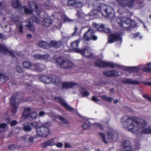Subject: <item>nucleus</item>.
I'll list each match as a JSON object with an SVG mask.
<instances>
[{"instance_id": "nucleus-2", "label": "nucleus", "mask_w": 151, "mask_h": 151, "mask_svg": "<svg viewBox=\"0 0 151 151\" xmlns=\"http://www.w3.org/2000/svg\"><path fill=\"white\" fill-rule=\"evenodd\" d=\"M95 9L91 10L90 13L91 15H95L98 12H101L103 16L105 17H110L114 15V11L111 6L104 4H100L98 1H95L93 4Z\"/></svg>"}, {"instance_id": "nucleus-61", "label": "nucleus", "mask_w": 151, "mask_h": 151, "mask_svg": "<svg viewBox=\"0 0 151 151\" xmlns=\"http://www.w3.org/2000/svg\"><path fill=\"white\" fill-rule=\"evenodd\" d=\"M96 125L98 127L100 128L102 130L103 129H102V126L101 125H100V124H97Z\"/></svg>"}, {"instance_id": "nucleus-56", "label": "nucleus", "mask_w": 151, "mask_h": 151, "mask_svg": "<svg viewBox=\"0 0 151 151\" xmlns=\"http://www.w3.org/2000/svg\"><path fill=\"white\" fill-rule=\"evenodd\" d=\"M45 114V113L43 111H41L39 112V116L41 117L44 116Z\"/></svg>"}, {"instance_id": "nucleus-58", "label": "nucleus", "mask_w": 151, "mask_h": 151, "mask_svg": "<svg viewBox=\"0 0 151 151\" xmlns=\"http://www.w3.org/2000/svg\"><path fill=\"white\" fill-rule=\"evenodd\" d=\"M15 148V146L14 145H11L9 146V149H10L11 150H13V149H14V148Z\"/></svg>"}, {"instance_id": "nucleus-27", "label": "nucleus", "mask_w": 151, "mask_h": 151, "mask_svg": "<svg viewBox=\"0 0 151 151\" xmlns=\"http://www.w3.org/2000/svg\"><path fill=\"white\" fill-rule=\"evenodd\" d=\"M49 57L48 55L45 54L43 55H33V57L36 59L46 60Z\"/></svg>"}, {"instance_id": "nucleus-16", "label": "nucleus", "mask_w": 151, "mask_h": 151, "mask_svg": "<svg viewBox=\"0 0 151 151\" xmlns=\"http://www.w3.org/2000/svg\"><path fill=\"white\" fill-rule=\"evenodd\" d=\"M55 101L59 103L62 105L66 108L68 111H72L74 110V109L70 106L67 103L60 97H57L55 98Z\"/></svg>"}, {"instance_id": "nucleus-8", "label": "nucleus", "mask_w": 151, "mask_h": 151, "mask_svg": "<svg viewBox=\"0 0 151 151\" xmlns=\"http://www.w3.org/2000/svg\"><path fill=\"white\" fill-rule=\"evenodd\" d=\"M29 6L30 8H27L26 6H23L24 12L26 14L32 13L33 12H38V5L34 2L31 1L29 2Z\"/></svg>"}, {"instance_id": "nucleus-10", "label": "nucleus", "mask_w": 151, "mask_h": 151, "mask_svg": "<svg viewBox=\"0 0 151 151\" xmlns=\"http://www.w3.org/2000/svg\"><path fill=\"white\" fill-rule=\"evenodd\" d=\"M83 38L86 41L91 40H96L97 39V37L94 35V32L92 29H89L84 34Z\"/></svg>"}, {"instance_id": "nucleus-33", "label": "nucleus", "mask_w": 151, "mask_h": 151, "mask_svg": "<svg viewBox=\"0 0 151 151\" xmlns=\"http://www.w3.org/2000/svg\"><path fill=\"white\" fill-rule=\"evenodd\" d=\"M22 64L23 67L24 68L28 69L31 68V69L32 65H31L29 62L26 61H24L23 62Z\"/></svg>"}, {"instance_id": "nucleus-38", "label": "nucleus", "mask_w": 151, "mask_h": 151, "mask_svg": "<svg viewBox=\"0 0 151 151\" xmlns=\"http://www.w3.org/2000/svg\"><path fill=\"white\" fill-rule=\"evenodd\" d=\"M151 65V63H148L147 65V67H145L143 68V70L144 71L146 72H151V69L148 67Z\"/></svg>"}, {"instance_id": "nucleus-7", "label": "nucleus", "mask_w": 151, "mask_h": 151, "mask_svg": "<svg viewBox=\"0 0 151 151\" xmlns=\"http://www.w3.org/2000/svg\"><path fill=\"white\" fill-rule=\"evenodd\" d=\"M23 116L25 119L32 120L36 119L37 114L35 112H32L31 109L27 107L24 109Z\"/></svg>"}, {"instance_id": "nucleus-57", "label": "nucleus", "mask_w": 151, "mask_h": 151, "mask_svg": "<svg viewBox=\"0 0 151 151\" xmlns=\"http://www.w3.org/2000/svg\"><path fill=\"white\" fill-rule=\"evenodd\" d=\"M139 35V33H137L136 34H134L132 35V36L134 38H136Z\"/></svg>"}, {"instance_id": "nucleus-28", "label": "nucleus", "mask_w": 151, "mask_h": 151, "mask_svg": "<svg viewBox=\"0 0 151 151\" xmlns=\"http://www.w3.org/2000/svg\"><path fill=\"white\" fill-rule=\"evenodd\" d=\"M12 5L16 9H21L20 8H23V7H21V5L19 3L18 0H12Z\"/></svg>"}, {"instance_id": "nucleus-50", "label": "nucleus", "mask_w": 151, "mask_h": 151, "mask_svg": "<svg viewBox=\"0 0 151 151\" xmlns=\"http://www.w3.org/2000/svg\"><path fill=\"white\" fill-rule=\"evenodd\" d=\"M58 148H61L63 146V144L61 142H59L56 143V142H55V145Z\"/></svg>"}, {"instance_id": "nucleus-60", "label": "nucleus", "mask_w": 151, "mask_h": 151, "mask_svg": "<svg viewBox=\"0 0 151 151\" xmlns=\"http://www.w3.org/2000/svg\"><path fill=\"white\" fill-rule=\"evenodd\" d=\"M104 31L105 32L108 33L110 32V29L109 28H107L105 29V28H104Z\"/></svg>"}, {"instance_id": "nucleus-24", "label": "nucleus", "mask_w": 151, "mask_h": 151, "mask_svg": "<svg viewBox=\"0 0 151 151\" xmlns=\"http://www.w3.org/2000/svg\"><path fill=\"white\" fill-rule=\"evenodd\" d=\"M77 86V84L74 82H65L63 83L62 88L65 89H68Z\"/></svg>"}, {"instance_id": "nucleus-51", "label": "nucleus", "mask_w": 151, "mask_h": 151, "mask_svg": "<svg viewBox=\"0 0 151 151\" xmlns=\"http://www.w3.org/2000/svg\"><path fill=\"white\" fill-rule=\"evenodd\" d=\"M143 96L147 100L151 101V97H150L148 95L146 94H144L143 95Z\"/></svg>"}, {"instance_id": "nucleus-49", "label": "nucleus", "mask_w": 151, "mask_h": 151, "mask_svg": "<svg viewBox=\"0 0 151 151\" xmlns=\"http://www.w3.org/2000/svg\"><path fill=\"white\" fill-rule=\"evenodd\" d=\"M30 124L32 127L34 128H36L37 127V126L38 125V123L37 122H32L30 123Z\"/></svg>"}, {"instance_id": "nucleus-22", "label": "nucleus", "mask_w": 151, "mask_h": 151, "mask_svg": "<svg viewBox=\"0 0 151 151\" xmlns=\"http://www.w3.org/2000/svg\"><path fill=\"white\" fill-rule=\"evenodd\" d=\"M80 40H77L72 43L71 44V46L73 49L77 53H79V52H81V49L78 48V45Z\"/></svg>"}, {"instance_id": "nucleus-1", "label": "nucleus", "mask_w": 151, "mask_h": 151, "mask_svg": "<svg viewBox=\"0 0 151 151\" xmlns=\"http://www.w3.org/2000/svg\"><path fill=\"white\" fill-rule=\"evenodd\" d=\"M121 121L124 128L133 133H151V129L145 128L147 123L143 119H138L136 120L134 117L124 116L121 119Z\"/></svg>"}, {"instance_id": "nucleus-15", "label": "nucleus", "mask_w": 151, "mask_h": 151, "mask_svg": "<svg viewBox=\"0 0 151 151\" xmlns=\"http://www.w3.org/2000/svg\"><path fill=\"white\" fill-rule=\"evenodd\" d=\"M86 2V0H69L68 3L69 6L74 5L76 7H81Z\"/></svg>"}, {"instance_id": "nucleus-20", "label": "nucleus", "mask_w": 151, "mask_h": 151, "mask_svg": "<svg viewBox=\"0 0 151 151\" xmlns=\"http://www.w3.org/2000/svg\"><path fill=\"white\" fill-rule=\"evenodd\" d=\"M81 52H79V53L86 57H90L92 55L91 50L89 47H87L84 49H81Z\"/></svg>"}, {"instance_id": "nucleus-46", "label": "nucleus", "mask_w": 151, "mask_h": 151, "mask_svg": "<svg viewBox=\"0 0 151 151\" xmlns=\"http://www.w3.org/2000/svg\"><path fill=\"white\" fill-rule=\"evenodd\" d=\"M112 77L113 76H119V73L116 71L111 70Z\"/></svg>"}, {"instance_id": "nucleus-18", "label": "nucleus", "mask_w": 151, "mask_h": 151, "mask_svg": "<svg viewBox=\"0 0 151 151\" xmlns=\"http://www.w3.org/2000/svg\"><path fill=\"white\" fill-rule=\"evenodd\" d=\"M123 151H133L130 142L128 140L124 141L122 143Z\"/></svg>"}, {"instance_id": "nucleus-26", "label": "nucleus", "mask_w": 151, "mask_h": 151, "mask_svg": "<svg viewBox=\"0 0 151 151\" xmlns=\"http://www.w3.org/2000/svg\"><path fill=\"white\" fill-rule=\"evenodd\" d=\"M62 45V43L60 41L56 42L52 41L50 42L49 44V46L50 47H54L56 48H58Z\"/></svg>"}, {"instance_id": "nucleus-14", "label": "nucleus", "mask_w": 151, "mask_h": 151, "mask_svg": "<svg viewBox=\"0 0 151 151\" xmlns=\"http://www.w3.org/2000/svg\"><path fill=\"white\" fill-rule=\"evenodd\" d=\"M117 1L121 6L129 8L133 7L135 3V0H117Z\"/></svg>"}, {"instance_id": "nucleus-29", "label": "nucleus", "mask_w": 151, "mask_h": 151, "mask_svg": "<svg viewBox=\"0 0 151 151\" xmlns=\"http://www.w3.org/2000/svg\"><path fill=\"white\" fill-rule=\"evenodd\" d=\"M123 82L125 83L133 84H137L139 83V82L137 81L129 78L125 79L123 81Z\"/></svg>"}, {"instance_id": "nucleus-53", "label": "nucleus", "mask_w": 151, "mask_h": 151, "mask_svg": "<svg viewBox=\"0 0 151 151\" xmlns=\"http://www.w3.org/2000/svg\"><path fill=\"white\" fill-rule=\"evenodd\" d=\"M17 123V122L16 121L13 120L11 122L10 125L11 126H13L16 125Z\"/></svg>"}, {"instance_id": "nucleus-32", "label": "nucleus", "mask_w": 151, "mask_h": 151, "mask_svg": "<svg viewBox=\"0 0 151 151\" xmlns=\"http://www.w3.org/2000/svg\"><path fill=\"white\" fill-rule=\"evenodd\" d=\"M126 70L128 71L132 72H137L139 71V68L137 67H126Z\"/></svg>"}, {"instance_id": "nucleus-43", "label": "nucleus", "mask_w": 151, "mask_h": 151, "mask_svg": "<svg viewBox=\"0 0 151 151\" xmlns=\"http://www.w3.org/2000/svg\"><path fill=\"white\" fill-rule=\"evenodd\" d=\"M62 18L65 22H71L73 21V20L70 19L68 17L65 15L62 16Z\"/></svg>"}, {"instance_id": "nucleus-3", "label": "nucleus", "mask_w": 151, "mask_h": 151, "mask_svg": "<svg viewBox=\"0 0 151 151\" xmlns=\"http://www.w3.org/2000/svg\"><path fill=\"white\" fill-rule=\"evenodd\" d=\"M49 127L50 124L48 122L43 124L41 127L36 128L37 135L42 137H46L50 134Z\"/></svg>"}, {"instance_id": "nucleus-40", "label": "nucleus", "mask_w": 151, "mask_h": 151, "mask_svg": "<svg viewBox=\"0 0 151 151\" xmlns=\"http://www.w3.org/2000/svg\"><path fill=\"white\" fill-rule=\"evenodd\" d=\"M31 19H32V20H31L32 23V24L33 22H35L36 23H39L40 21V19L39 18H37L35 16H34Z\"/></svg>"}, {"instance_id": "nucleus-19", "label": "nucleus", "mask_w": 151, "mask_h": 151, "mask_svg": "<svg viewBox=\"0 0 151 151\" xmlns=\"http://www.w3.org/2000/svg\"><path fill=\"white\" fill-rule=\"evenodd\" d=\"M56 138H53L45 142L42 143L41 144V146L42 147H46L49 146H55V145Z\"/></svg>"}, {"instance_id": "nucleus-21", "label": "nucleus", "mask_w": 151, "mask_h": 151, "mask_svg": "<svg viewBox=\"0 0 151 151\" xmlns=\"http://www.w3.org/2000/svg\"><path fill=\"white\" fill-rule=\"evenodd\" d=\"M44 69V66L38 63H34L32 64L31 66V69L38 72L42 71Z\"/></svg>"}, {"instance_id": "nucleus-62", "label": "nucleus", "mask_w": 151, "mask_h": 151, "mask_svg": "<svg viewBox=\"0 0 151 151\" xmlns=\"http://www.w3.org/2000/svg\"><path fill=\"white\" fill-rule=\"evenodd\" d=\"M27 37L29 38H31L32 37V36L30 34H28L27 35Z\"/></svg>"}, {"instance_id": "nucleus-13", "label": "nucleus", "mask_w": 151, "mask_h": 151, "mask_svg": "<svg viewBox=\"0 0 151 151\" xmlns=\"http://www.w3.org/2000/svg\"><path fill=\"white\" fill-rule=\"evenodd\" d=\"M95 65L99 67H109L111 68H114L117 65L114 63L101 61L100 60H97L96 62Z\"/></svg>"}, {"instance_id": "nucleus-59", "label": "nucleus", "mask_w": 151, "mask_h": 151, "mask_svg": "<svg viewBox=\"0 0 151 151\" xmlns=\"http://www.w3.org/2000/svg\"><path fill=\"white\" fill-rule=\"evenodd\" d=\"M28 135H25L24 136L22 137V139L24 140H26V139L28 138Z\"/></svg>"}, {"instance_id": "nucleus-11", "label": "nucleus", "mask_w": 151, "mask_h": 151, "mask_svg": "<svg viewBox=\"0 0 151 151\" xmlns=\"http://www.w3.org/2000/svg\"><path fill=\"white\" fill-rule=\"evenodd\" d=\"M19 96H16L12 97L10 99V104L11 106L12 111L14 114L17 111V109L18 107L17 104L19 103V100L18 99L19 98Z\"/></svg>"}, {"instance_id": "nucleus-63", "label": "nucleus", "mask_w": 151, "mask_h": 151, "mask_svg": "<svg viewBox=\"0 0 151 151\" xmlns=\"http://www.w3.org/2000/svg\"><path fill=\"white\" fill-rule=\"evenodd\" d=\"M78 30V28L77 27H75V33L77 32Z\"/></svg>"}, {"instance_id": "nucleus-23", "label": "nucleus", "mask_w": 151, "mask_h": 151, "mask_svg": "<svg viewBox=\"0 0 151 151\" xmlns=\"http://www.w3.org/2000/svg\"><path fill=\"white\" fill-rule=\"evenodd\" d=\"M42 24L45 27H48L50 26L52 23V20L50 18L44 19L42 21Z\"/></svg>"}, {"instance_id": "nucleus-64", "label": "nucleus", "mask_w": 151, "mask_h": 151, "mask_svg": "<svg viewBox=\"0 0 151 151\" xmlns=\"http://www.w3.org/2000/svg\"><path fill=\"white\" fill-rule=\"evenodd\" d=\"M118 102V101L117 100H115L114 101V103L115 104H116Z\"/></svg>"}, {"instance_id": "nucleus-44", "label": "nucleus", "mask_w": 151, "mask_h": 151, "mask_svg": "<svg viewBox=\"0 0 151 151\" xmlns=\"http://www.w3.org/2000/svg\"><path fill=\"white\" fill-rule=\"evenodd\" d=\"M90 125L89 123H84L82 125V127L84 129H88L90 127Z\"/></svg>"}, {"instance_id": "nucleus-48", "label": "nucleus", "mask_w": 151, "mask_h": 151, "mask_svg": "<svg viewBox=\"0 0 151 151\" xmlns=\"http://www.w3.org/2000/svg\"><path fill=\"white\" fill-rule=\"evenodd\" d=\"M64 147L65 148H70L72 147L71 144L69 142H66L65 143Z\"/></svg>"}, {"instance_id": "nucleus-35", "label": "nucleus", "mask_w": 151, "mask_h": 151, "mask_svg": "<svg viewBox=\"0 0 151 151\" xmlns=\"http://www.w3.org/2000/svg\"><path fill=\"white\" fill-rule=\"evenodd\" d=\"M38 45L41 47L46 48L47 46V43L45 42L42 41L40 42L38 44Z\"/></svg>"}, {"instance_id": "nucleus-55", "label": "nucleus", "mask_w": 151, "mask_h": 151, "mask_svg": "<svg viewBox=\"0 0 151 151\" xmlns=\"http://www.w3.org/2000/svg\"><path fill=\"white\" fill-rule=\"evenodd\" d=\"M29 142L33 143L34 141V138L32 137H30L29 138Z\"/></svg>"}, {"instance_id": "nucleus-9", "label": "nucleus", "mask_w": 151, "mask_h": 151, "mask_svg": "<svg viewBox=\"0 0 151 151\" xmlns=\"http://www.w3.org/2000/svg\"><path fill=\"white\" fill-rule=\"evenodd\" d=\"M31 20H32V19H30L28 22H22L20 26L19 27V32L22 33V29L26 28L29 29L32 31H34L35 28L32 25Z\"/></svg>"}, {"instance_id": "nucleus-5", "label": "nucleus", "mask_w": 151, "mask_h": 151, "mask_svg": "<svg viewBox=\"0 0 151 151\" xmlns=\"http://www.w3.org/2000/svg\"><path fill=\"white\" fill-rule=\"evenodd\" d=\"M117 22L119 26L121 27L120 29L123 30H127L132 26L131 20L124 17H118L117 19Z\"/></svg>"}, {"instance_id": "nucleus-17", "label": "nucleus", "mask_w": 151, "mask_h": 151, "mask_svg": "<svg viewBox=\"0 0 151 151\" xmlns=\"http://www.w3.org/2000/svg\"><path fill=\"white\" fill-rule=\"evenodd\" d=\"M4 52L7 55L9 53V55L12 56L13 58H14L15 56V54L17 55V53H15L13 50L8 49L5 46L0 44V52Z\"/></svg>"}, {"instance_id": "nucleus-31", "label": "nucleus", "mask_w": 151, "mask_h": 151, "mask_svg": "<svg viewBox=\"0 0 151 151\" xmlns=\"http://www.w3.org/2000/svg\"><path fill=\"white\" fill-rule=\"evenodd\" d=\"M8 128L7 125L6 124L3 123L0 124V134L4 132Z\"/></svg>"}, {"instance_id": "nucleus-37", "label": "nucleus", "mask_w": 151, "mask_h": 151, "mask_svg": "<svg viewBox=\"0 0 151 151\" xmlns=\"http://www.w3.org/2000/svg\"><path fill=\"white\" fill-rule=\"evenodd\" d=\"M101 98L104 100L109 102H111L113 100V98L111 97H108L105 95L102 96Z\"/></svg>"}, {"instance_id": "nucleus-45", "label": "nucleus", "mask_w": 151, "mask_h": 151, "mask_svg": "<svg viewBox=\"0 0 151 151\" xmlns=\"http://www.w3.org/2000/svg\"><path fill=\"white\" fill-rule=\"evenodd\" d=\"M16 71L19 73H21L22 72V67L19 65H17L16 67Z\"/></svg>"}, {"instance_id": "nucleus-54", "label": "nucleus", "mask_w": 151, "mask_h": 151, "mask_svg": "<svg viewBox=\"0 0 151 151\" xmlns=\"http://www.w3.org/2000/svg\"><path fill=\"white\" fill-rule=\"evenodd\" d=\"M92 99L93 101L96 102L99 101V99L96 97L95 96H93Z\"/></svg>"}, {"instance_id": "nucleus-4", "label": "nucleus", "mask_w": 151, "mask_h": 151, "mask_svg": "<svg viewBox=\"0 0 151 151\" xmlns=\"http://www.w3.org/2000/svg\"><path fill=\"white\" fill-rule=\"evenodd\" d=\"M114 130L111 128H109L106 134V139L105 134L102 133H99V135L103 142L106 144L112 141L114 138Z\"/></svg>"}, {"instance_id": "nucleus-30", "label": "nucleus", "mask_w": 151, "mask_h": 151, "mask_svg": "<svg viewBox=\"0 0 151 151\" xmlns=\"http://www.w3.org/2000/svg\"><path fill=\"white\" fill-rule=\"evenodd\" d=\"M93 24L97 29L99 31H103L104 30V25L103 24H97L93 23Z\"/></svg>"}, {"instance_id": "nucleus-34", "label": "nucleus", "mask_w": 151, "mask_h": 151, "mask_svg": "<svg viewBox=\"0 0 151 151\" xmlns=\"http://www.w3.org/2000/svg\"><path fill=\"white\" fill-rule=\"evenodd\" d=\"M60 82V80L59 78L57 77L52 78V82L51 83H54L56 85H58Z\"/></svg>"}, {"instance_id": "nucleus-39", "label": "nucleus", "mask_w": 151, "mask_h": 151, "mask_svg": "<svg viewBox=\"0 0 151 151\" xmlns=\"http://www.w3.org/2000/svg\"><path fill=\"white\" fill-rule=\"evenodd\" d=\"M23 129L26 132H29L31 130V128L29 125H26L23 127Z\"/></svg>"}, {"instance_id": "nucleus-52", "label": "nucleus", "mask_w": 151, "mask_h": 151, "mask_svg": "<svg viewBox=\"0 0 151 151\" xmlns=\"http://www.w3.org/2000/svg\"><path fill=\"white\" fill-rule=\"evenodd\" d=\"M12 19L14 22H17L19 19V17L18 16L12 17Z\"/></svg>"}, {"instance_id": "nucleus-47", "label": "nucleus", "mask_w": 151, "mask_h": 151, "mask_svg": "<svg viewBox=\"0 0 151 151\" xmlns=\"http://www.w3.org/2000/svg\"><path fill=\"white\" fill-rule=\"evenodd\" d=\"M81 92L83 97H86L89 95V93L87 91L82 92L81 91Z\"/></svg>"}, {"instance_id": "nucleus-12", "label": "nucleus", "mask_w": 151, "mask_h": 151, "mask_svg": "<svg viewBox=\"0 0 151 151\" xmlns=\"http://www.w3.org/2000/svg\"><path fill=\"white\" fill-rule=\"evenodd\" d=\"M122 34L116 33L112 34L109 37L108 42L109 43H112L115 41H117L120 44H121L122 42V38L121 35Z\"/></svg>"}, {"instance_id": "nucleus-41", "label": "nucleus", "mask_w": 151, "mask_h": 151, "mask_svg": "<svg viewBox=\"0 0 151 151\" xmlns=\"http://www.w3.org/2000/svg\"><path fill=\"white\" fill-rule=\"evenodd\" d=\"M2 79H4L5 81H7L8 80L9 78L7 76H6L4 74L0 73V80Z\"/></svg>"}, {"instance_id": "nucleus-6", "label": "nucleus", "mask_w": 151, "mask_h": 151, "mask_svg": "<svg viewBox=\"0 0 151 151\" xmlns=\"http://www.w3.org/2000/svg\"><path fill=\"white\" fill-rule=\"evenodd\" d=\"M56 62L60 67L63 69L70 68L73 65L72 63L70 61L67 60H64L61 58H58Z\"/></svg>"}, {"instance_id": "nucleus-36", "label": "nucleus", "mask_w": 151, "mask_h": 151, "mask_svg": "<svg viewBox=\"0 0 151 151\" xmlns=\"http://www.w3.org/2000/svg\"><path fill=\"white\" fill-rule=\"evenodd\" d=\"M56 118H57L58 119L63 123L66 124L68 123V121H67L64 117L62 116H61L58 115L56 116Z\"/></svg>"}, {"instance_id": "nucleus-25", "label": "nucleus", "mask_w": 151, "mask_h": 151, "mask_svg": "<svg viewBox=\"0 0 151 151\" xmlns=\"http://www.w3.org/2000/svg\"><path fill=\"white\" fill-rule=\"evenodd\" d=\"M40 79L42 82L47 84L50 83L52 82V78L44 76H41L40 78Z\"/></svg>"}, {"instance_id": "nucleus-42", "label": "nucleus", "mask_w": 151, "mask_h": 151, "mask_svg": "<svg viewBox=\"0 0 151 151\" xmlns=\"http://www.w3.org/2000/svg\"><path fill=\"white\" fill-rule=\"evenodd\" d=\"M111 70L106 71L103 72L104 74L106 76L112 77Z\"/></svg>"}]
</instances>
